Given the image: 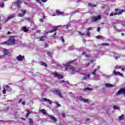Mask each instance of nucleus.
<instances>
[{
	"label": "nucleus",
	"mask_w": 125,
	"mask_h": 125,
	"mask_svg": "<svg viewBox=\"0 0 125 125\" xmlns=\"http://www.w3.org/2000/svg\"><path fill=\"white\" fill-rule=\"evenodd\" d=\"M63 66H66L65 70L69 71L70 74H75L77 73V72L79 71V70H78V69L75 68L70 65H65V64H63Z\"/></svg>",
	"instance_id": "nucleus-1"
},
{
	"label": "nucleus",
	"mask_w": 125,
	"mask_h": 125,
	"mask_svg": "<svg viewBox=\"0 0 125 125\" xmlns=\"http://www.w3.org/2000/svg\"><path fill=\"white\" fill-rule=\"evenodd\" d=\"M15 39H14V36L10 37L8 41L1 43L2 44H7L8 45L15 44Z\"/></svg>",
	"instance_id": "nucleus-2"
},
{
	"label": "nucleus",
	"mask_w": 125,
	"mask_h": 125,
	"mask_svg": "<svg viewBox=\"0 0 125 125\" xmlns=\"http://www.w3.org/2000/svg\"><path fill=\"white\" fill-rule=\"evenodd\" d=\"M100 19H101V15H99L98 17H93L92 21L96 22V21H98V20H100Z\"/></svg>",
	"instance_id": "nucleus-3"
},
{
	"label": "nucleus",
	"mask_w": 125,
	"mask_h": 125,
	"mask_svg": "<svg viewBox=\"0 0 125 125\" xmlns=\"http://www.w3.org/2000/svg\"><path fill=\"white\" fill-rule=\"evenodd\" d=\"M52 75H53V76H54V77H56L57 78H59L60 79V78L61 79H63V76H62V75L57 72H52Z\"/></svg>",
	"instance_id": "nucleus-4"
},
{
	"label": "nucleus",
	"mask_w": 125,
	"mask_h": 125,
	"mask_svg": "<svg viewBox=\"0 0 125 125\" xmlns=\"http://www.w3.org/2000/svg\"><path fill=\"white\" fill-rule=\"evenodd\" d=\"M54 93H55V94H57L58 95H59V96L61 98H62L63 97V96H62V94H61V93H60V91L56 90L54 91Z\"/></svg>",
	"instance_id": "nucleus-5"
},
{
	"label": "nucleus",
	"mask_w": 125,
	"mask_h": 125,
	"mask_svg": "<svg viewBox=\"0 0 125 125\" xmlns=\"http://www.w3.org/2000/svg\"><path fill=\"white\" fill-rule=\"evenodd\" d=\"M113 73L115 76H120L121 77H123V74L120 72H117V71L114 70L113 71Z\"/></svg>",
	"instance_id": "nucleus-6"
},
{
	"label": "nucleus",
	"mask_w": 125,
	"mask_h": 125,
	"mask_svg": "<svg viewBox=\"0 0 125 125\" xmlns=\"http://www.w3.org/2000/svg\"><path fill=\"white\" fill-rule=\"evenodd\" d=\"M125 66H122V65H116L115 66V69L117 70V69H122V71L125 70Z\"/></svg>",
	"instance_id": "nucleus-7"
},
{
	"label": "nucleus",
	"mask_w": 125,
	"mask_h": 125,
	"mask_svg": "<svg viewBox=\"0 0 125 125\" xmlns=\"http://www.w3.org/2000/svg\"><path fill=\"white\" fill-rule=\"evenodd\" d=\"M125 10H122V11H121L120 12H119V13H115L114 14L113 13H111L110 14V15L111 16H113V15H120V14H122V12H125Z\"/></svg>",
	"instance_id": "nucleus-8"
},
{
	"label": "nucleus",
	"mask_w": 125,
	"mask_h": 125,
	"mask_svg": "<svg viewBox=\"0 0 125 125\" xmlns=\"http://www.w3.org/2000/svg\"><path fill=\"white\" fill-rule=\"evenodd\" d=\"M25 57L24 56H22L21 55H19L17 57V59L18 61H22V60H23V59Z\"/></svg>",
	"instance_id": "nucleus-9"
},
{
	"label": "nucleus",
	"mask_w": 125,
	"mask_h": 125,
	"mask_svg": "<svg viewBox=\"0 0 125 125\" xmlns=\"http://www.w3.org/2000/svg\"><path fill=\"white\" fill-rule=\"evenodd\" d=\"M21 0H17L16 2V4L17 5V6H18V8H20V7L19 6V5H20V4H21Z\"/></svg>",
	"instance_id": "nucleus-10"
},
{
	"label": "nucleus",
	"mask_w": 125,
	"mask_h": 125,
	"mask_svg": "<svg viewBox=\"0 0 125 125\" xmlns=\"http://www.w3.org/2000/svg\"><path fill=\"white\" fill-rule=\"evenodd\" d=\"M83 75H84L83 80H88V79L90 78V74H89L88 75H85V74H83Z\"/></svg>",
	"instance_id": "nucleus-11"
},
{
	"label": "nucleus",
	"mask_w": 125,
	"mask_h": 125,
	"mask_svg": "<svg viewBox=\"0 0 125 125\" xmlns=\"http://www.w3.org/2000/svg\"><path fill=\"white\" fill-rule=\"evenodd\" d=\"M26 13V10L22 11V13H20L18 15L19 17H22L25 15V14Z\"/></svg>",
	"instance_id": "nucleus-12"
},
{
	"label": "nucleus",
	"mask_w": 125,
	"mask_h": 125,
	"mask_svg": "<svg viewBox=\"0 0 125 125\" xmlns=\"http://www.w3.org/2000/svg\"><path fill=\"white\" fill-rule=\"evenodd\" d=\"M15 17V14L11 15L9 16L6 20V21H8L10 19H12V18H14Z\"/></svg>",
	"instance_id": "nucleus-13"
},
{
	"label": "nucleus",
	"mask_w": 125,
	"mask_h": 125,
	"mask_svg": "<svg viewBox=\"0 0 125 125\" xmlns=\"http://www.w3.org/2000/svg\"><path fill=\"white\" fill-rule=\"evenodd\" d=\"M49 117L51 119H52L54 122H57V119L54 117L52 115H49Z\"/></svg>",
	"instance_id": "nucleus-14"
},
{
	"label": "nucleus",
	"mask_w": 125,
	"mask_h": 125,
	"mask_svg": "<svg viewBox=\"0 0 125 125\" xmlns=\"http://www.w3.org/2000/svg\"><path fill=\"white\" fill-rule=\"evenodd\" d=\"M105 85L106 87H113L114 86V85L110 83H105Z\"/></svg>",
	"instance_id": "nucleus-15"
},
{
	"label": "nucleus",
	"mask_w": 125,
	"mask_h": 125,
	"mask_svg": "<svg viewBox=\"0 0 125 125\" xmlns=\"http://www.w3.org/2000/svg\"><path fill=\"white\" fill-rule=\"evenodd\" d=\"M22 30L23 31H24L25 32H28V31H29V29L27 28V27H26V26H23L22 27Z\"/></svg>",
	"instance_id": "nucleus-16"
},
{
	"label": "nucleus",
	"mask_w": 125,
	"mask_h": 125,
	"mask_svg": "<svg viewBox=\"0 0 125 125\" xmlns=\"http://www.w3.org/2000/svg\"><path fill=\"white\" fill-rule=\"evenodd\" d=\"M81 100H82V101H83V102H85V103H88V100L85 99L83 98H81Z\"/></svg>",
	"instance_id": "nucleus-17"
},
{
	"label": "nucleus",
	"mask_w": 125,
	"mask_h": 125,
	"mask_svg": "<svg viewBox=\"0 0 125 125\" xmlns=\"http://www.w3.org/2000/svg\"><path fill=\"white\" fill-rule=\"evenodd\" d=\"M83 55H85V57H86L87 58H89V57H90V55H86V53H85V52H83Z\"/></svg>",
	"instance_id": "nucleus-18"
},
{
	"label": "nucleus",
	"mask_w": 125,
	"mask_h": 125,
	"mask_svg": "<svg viewBox=\"0 0 125 125\" xmlns=\"http://www.w3.org/2000/svg\"><path fill=\"white\" fill-rule=\"evenodd\" d=\"M58 27H59V26L54 27L53 30H51L49 32V33H53L54 31H56V30H57V28Z\"/></svg>",
	"instance_id": "nucleus-19"
},
{
	"label": "nucleus",
	"mask_w": 125,
	"mask_h": 125,
	"mask_svg": "<svg viewBox=\"0 0 125 125\" xmlns=\"http://www.w3.org/2000/svg\"><path fill=\"white\" fill-rule=\"evenodd\" d=\"M56 13L59 15L63 14L64 13V12H62L60 10H56Z\"/></svg>",
	"instance_id": "nucleus-20"
},
{
	"label": "nucleus",
	"mask_w": 125,
	"mask_h": 125,
	"mask_svg": "<svg viewBox=\"0 0 125 125\" xmlns=\"http://www.w3.org/2000/svg\"><path fill=\"white\" fill-rule=\"evenodd\" d=\"M89 6H90V7H95L96 6V5H94L91 3H88Z\"/></svg>",
	"instance_id": "nucleus-21"
},
{
	"label": "nucleus",
	"mask_w": 125,
	"mask_h": 125,
	"mask_svg": "<svg viewBox=\"0 0 125 125\" xmlns=\"http://www.w3.org/2000/svg\"><path fill=\"white\" fill-rule=\"evenodd\" d=\"M29 124H30V125H34V121H33V119H29Z\"/></svg>",
	"instance_id": "nucleus-22"
},
{
	"label": "nucleus",
	"mask_w": 125,
	"mask_h": 125,
	"mask_svg": "<svg viewBox=\"0 0 125 125\" xmlns=\"http://www.w3.org/2000/svg\"><path fill=\"white\" fill-rule=\"evenodd\" d=\"M42 113L45 115H46V111L44 109H42L41 110Z\"/></svg>",
	"instance_id": "nucleus-23"
},
{
	"label": "nucleus",
	"mask_w": 125,
	"mask_h": 125,
	"mask_svg": "<svg viewBox=\"0 0 125 125\" xmlns=\"http://www.w3.org/2000/svg\"><path fill=\"white\" fill-rule=\"evenodd\" d=\"M43 101L45 102H46L47 101H48L49 102H51V100H50L46 98H43Z\"/></svg>",
	"instance_id": "nucleus-24"
},
{
	"label": "nucleus",
	"mask_w": 125,
	"mask_h": 125,
	"mask_svg": "<svg viewBox=\"0 0 125 125\" xmlns=\"http://www.w3.org/2000/svg\"><path fill=\"white\" fill-rule=\"evenodd\" d=\"M46 38V37H45V36H42L41 38H40V41H41V42H42V41H44V38Z\"/></svg>",
	"instance_id": "nucleus-25"
},
{
	"label": "nucleus",
	"mask_w": 125,
	"mask_h": 125,
	"mask_svg": "<svg viewBox=\"0 0 125 125\" xmlns=\"http://www.w3.org/2000/svg\"><path fill=\"white\" fill-rule=\"evenodd\" d=\"M113 108L114 110H120V107H119L118 106H117L116 105H114L113 106Z\"/></svg>",
	"instance_id": "nucleus-26"
},
{
	"label": "nucleus",
	"mask_w": 125,
	"mask_h": 125,
	"mask_svg": "<svg viewBox=\"0 0 125 125\" xmlns=\"http://www.w3.org/2000/svg\"><path fill=\"white\" fill-rule=\"evenodd\" d=\"M3 52L4 53V54H8V51H7V50L6 49H4L3 50Z\"/></svg>",
	"instance_id": "nucleus-27"
},
{
	"label": "nucleus",
	"mask_w": 125,
	"mask_h": 125,
	"mask_svg": "<svg viewBox=\"0 0 125 125\" xmlns=\"http://www.w3.org/2000/svg\"><path fill=\"white\" fill-rule=\"evenodd\" d=\"M41 64L42 65V66H44V67H47V64H46L45 62H42Z\"/></svg>",
	"instance_id": "nucleus-28"
},
{
	"label": "nucleus",
	"mask_w": 125,
	"mask_h": 125,
	"mask_svg": "<svg viewBox=\"0 0 125 125\" xmlns=\"http://www.w3.org/2000/svg\"><path fill=\"white\" fill-rule=\"evenodd\" d=\"M97 71V69H95V70L92 72V75H95V74H96Z\"/></svg>",
	"instance_id": "nucleus-29"
},
{
	"label": "nucleus",
	"mask_w": 125,
	"mask_h": 125,
	"mask_svg": "<svg viewBox=\"0 0 125 125\" xmlns=\"http://www.w3.org/2000/svg\"><path fill=\"white\" fill-rule=\"evenodd\" d=\"M79 34L80 35V36H84L85 35V33H82L81 32H79Z\"/></svg>",
	"instance_id": "nucleus-30"
},
{
	"label": "nucleus",
	"mask_w": 125,
	"mask_h": 125,
	"mask_svg": "<svg viewBox=\"0 0 125 125\" xmlns=\"http://www.w3.org/2000/svg\"><path fill=\"white\" fill-rule=\"evenodd\" d=\"M4 7V3H2L0 4V7H1L2 8Z\"/></svg>",
	"instance_id": "nucleus-31"
},
{
	"label": "nucleus",
	"mask_w": 125,
	"mask_h": 125,
	"mask_svg": "<svg viewBox=\"0 0 125 125\" xmlns=\"http://www.w3.org/2000/svg\"><path fill=\"white\" fill-rule=\"evenodd\" d=\"M102 37V36L98 35L96 37V38L98 39V40H100V39H101Z\"/></svg>",
	"instance_id": "nucleus-32"
},
{
	"label": "nucleus",
	"mask_w": 125,
	"mask_h": 125,
	"mask_svg": "<svg viewBox=\"0 0 125 125\" xmlns=\"http://www.w3.org/2000/svg\"><path fill=\"white\" fill-rule=\"evenodd\" d=\"M30 114H31V111L27 110V113L26 114V117H28L29 116V115H30Z\"/></svg>",
	"instance_id": "nucleus-33"
},
{
	"label": "nucleus",
	"mask_w": 125,
	"mask_h": 125,
	"mask_svg": "<svg viewBox=\"0 0 125 125\" xmlns=\"http://www.w3.org/2000/svg\"><path fill=\"white\" fill-rule=\"evenodd\" d=\"M2 93H3V94H5L6 93V90H5V89H4L3 90Z\"/></svg>",
	"instance_id": "nucleus-34"
},
{
	"label": "nucleus",
	"mask_w": 125,
	"mask_h": 125,
	"mask_svg": "<svg viewBox=\"0 0 125 125\" xmlns=\"http://www.w3.org/2000/svg\"><path fill=\"white\" fill-rule=\"evenodd\" d=\"M124 118V116L122 115L119 117V120H123Z\"/></svg>",
	"instance_id": "nucleus-35"
},
{
	"label": "nucleus",
	"mask_w": 125,
	"mask_h": 125,
	"mask_svg": "<svg viewBox=\"0 0 125 125\" xmlns=\"http://www.w3.org/2000/svg\"><path fill=\"white\" fill-rule=\"evenodd\" d=\"M56 104L57 107H61V104H58V103H56Z\"/></svg>",
	"instance_id": "nucleus-36"
},
{
	"label": "nucleus",
	"mask_w": 125,
	"mask_h": 125,
	"mask_svg": "<svg viewBox=\"0 0 125 125\" xmlns=\"http://www.w3.org/2000/svg\"><path fill=\"white\" fill-rule=\"evenodd\" d=\"M61 40H62V42H65V41L64 40V38H63V37H61Z\"/></svg>",
	"instance_id": "nucleus-37"
},
{
	"label": "nucleus",
	"mask_w": 125,
	"mask_h": 125,
	"mask_svg": "<svg viewBox=\"0 0 125 125\" xmlns=\"http://www.w3.org/2000/svg\"><path fill=\"white\" fill-rule=\"evenodd\" d=\"M85 90H92V89L89 88H86L85 89Z\"/></svg>",
	"instance_id": "nucleus-38"
},
{
	"label": "nucleus",
	"mask_w": 125,
	"mask_h": 125,
	"mask_svg": "<svg viewBox=\"0 0 125 125\" xmlns=\"http://www.w3.org/2000/svg\"><path fill=\"white\" fill-rule=\"evenodd\" d=\"M69 27H71V25H70V24L67 25H66V29H68Z\"/></svg>",
	"instance_id": "nucleus-39"
},
{
	"label": "nucleus",
	"mask_w": 125,
	"mask_h": 125,
	"mask_svg": "<svg viewBox=\"0 0 125 125\" xmlns=\"http://www.w3.org/2000/svg\"><path fill=\"white\" fill-rule=\"evenodd\" d=\"M47 55H48V56H51V54L50 53V52H48L47 53Z\"/></svg>",
	"instance_id": "nucleus-40"
},
{
	"label": "nucleus",
	"mask_w": 125,
	"mask_h": 125,
	"mask_svg": "<svg viewBox=\"0 0 125 125\" xmlns=\"http://www.w3.org/2000/svg\"><path fill=\"white\" fill-rule=\"evenodd\" d=\"M62 116L63 118H65V113H62Z\"/></svg>",
	"instance_id": "nucleus-41"
},
{
	"label": "nucleus",
	"mask_w": 125,
	"mask_h": 125,
	"mask_svg": "<svg viewBox=\"0 0 125 125\" xmlns=\"http://www.w3.org/2000/svg\"><path fill=\"white\" fill-rule=\"evenodd\" d=\"M102 45H108V43H102Z\"/></svg>",
	"instance_id": "nucleus-42"
},
{
	"label": "nucleus",
	"mask_w": 125,
	"mask_h": 125,
	"mask_svg": "<svg viewBox=\"0 0 125 125\" xmlns=\"http://www.w3.org/2000/svg\"><path fill=\"white\" fill-rule=\"evenodd\" d=\"M86 35H87V36H89V35H90V32H89V31H87V33H86Z\"/></svg>",
	"instance_id": "nucleus-43"
},
{
	"label": "nucleus",
	"mask_w": 125,
	"mask_h": 125,
	"mask_svg": "<svg viewBox=\"0 0 125 125\" xmlns=\"http://www.w3.org/2000/svg\"><path fill=\"white\" fill-rule=\"evenodd\" d=\"M42 2H46L47 1V0H42Z\"/></svg>",
	"instance_id": "nucleus-44"
},
{
	"label": "nucleus",
	"mask_w": 125,
	"mask_h": 125,
	"mask_svg": "<svg viewBox=\"0 0 125 125\" xmlns=\"http://www.w3.org/2000/svg\"><path fill=\"white\" fill-rule=\"evenodd\" d=\"M40 22H43V20L42 19H40Z\"/></svg>",
	"instance_id": "nucleus-45"
},
{
	"label": "nucleus",
	"mask_w": 125,
	"mask_h": 125,
	"mask_svg": "<svg viewBox=\"0 0 125 125\" xmlns=\"http://www.w3.org/2000/svg\"><path fill=\"white\" fill-rule=\"evenodd\" d=\"M90 30H91V27H89L88 28H87V31L89 32V31H90Z\"/></svg>",
	"instance_id": "nucleus-46"
},
{
	"label": "nucleus",
	"mask_w": 125,
	"mask_h": 125,
	"mask_svg": "<svg viewBox=\"0 0 125 125\" xmlns=\"http://www.w3.org/2000/svg\"><path fill=\"white\" fill-rule=\"evenodd\" d=\"M6 88H10V86H8V85H6Z\"/></svg>",
	"instance_id": "nucleus-47"
},
{
	"label": "nucleus",
	"mask_w": 125,
	"mask_h": 125,
	"mask_svg": "<svg viewBox=\"0 0 125 125\" xmlns=\"http://www.w3.org/2000/svg\"><path fill=\"white\" fill-rule=\"evenodd\" d=\"M97 31H98V32H100V27H98L97 28Z\"/></svg>",
	"instance_id": "nucleus-48"
},
{
	"label": "nucleus",
	"mask_w": 125,
	"mask_h": 125,
	"mask_svg": "<svg viewBox=\"0 0 125 125\" xmlns=\"http://www.w3.org/2000/svg\"><path fill=\"white\" fill-rule=\"evenodd\" d=\"M25 102H22V103H21V104H22V105H25Z\"/></svg>",
	"instance_id": "nucleus-49"
},
{
	"label": "nucleus",
	"mask_w": 125,
	"mask_h": 125,
	"mask_svg": "<svg viewBox=\"0 0 125 125\" xmlns=\"http://www.w3.org/2000/svg\"><path fill=\"white\" fill-rule=\"evenodd\" d=\"M48 46V44H45V47H47Z\"/></svg>",
	"instance_id": "nucleus-50"
},
{
	"label": "nucleus",
	"mask_w": 125,
	"mask_h": 125,
	"mask_svg": "<svg viewBox=\"0 0 125 125\" xmlns=\"http://www.w3.org/2000/svg\"><path fill=\"white\" fill-rule=\"evenodd\" d=\"M3 56H4V55L0 56V59H1V58H2Z\"/></svg>",
	"instance_id": "nucleus-51"
},
{
	"label": "nucleus",
	"mask_w": 125,
	"mask_h": 125,
	"mask_svg": "<svg viewBox=\"0 0 125 125\" xmlns=\"http://www.w3.org/2000/svg\"><path fill=\"white\" fill-rule=\"evenodd\" d=\"M10 34H11V32H10V31H8V33H7V34L9 35Z\"/></svg>",
	"instance_id": "nucleus-52"
},
{
	"label": "nucleus",
	"mask_w": 125,
	"mask_h": 125,
	"mask_svg": "<svg viewBox=\"0 0 125 125\" xmlns=\"http://www.w3.org/2000/svg\"><path fill=\"white\" fill-rule=\"evenodd\" d=\"M38 1V2H39L40 3H41V1L40 0H36Z\"/></svg>",
	"instance_id": "nucleus-53"
},
{
	"label": "nucleus",
	"mask_w": 125,
	"mask_h": 125,
	"mask_svg": "<svg viewBox=\"0 0 125 125\" xmlns=\"http://www.w3.org/2000/svg\"><path fill=\"white\" fill-rule=\"evenodd\" d=\"M22 102V100H20L19 103H21Z\"/></svg>",
	"instance_id": "nucleus-54"
},
{
	"label": "nucleus",
	"mask_w": 125,
	"mask_h": 125,
	"mask_svg": "<svg viewBox=\"0 0 125 125\" xmlns=\"http://www.w3.org/2000/svg\"><path fill=\"white\" fill-rule=\"evenodd\" d=\"M37 33H41V30H38L37 31Z\"/></svg>",
	"instance_id": "nucleus-55"
},
{
	"label": "nucleus",
	"mask_w": 125,
	"mask_h": 125,
	"mask_svg": "<svg viewBox=\"0 0 125 125\" xmlns=\"http://www.w3.org/2000/svg\"><path fill=\"white\" fill-rule=\"evenodd\" d=\"M89 121V119H88H88H86V121Z\"/></svg>",
	"instance_id": "nucleus-56"
},
{
	"label": "nucleus",
	"mask_w": 125,
	"mask_h": 125,
	"mask_svg": "<svg viewBox=\"0 0 125 125\" xmlns=\"http://www.w3.org/2000/svg\"><path fill=\"white\" fill-rule=\"evenodd\" d=\"M115 59H118V58H119V57H115Z\"/></svg>",
	"instance_id": "nucleus-57"
},
{
	"label": "nucleus",
	"mask_w": 125,
	"mask_h": 125,
	"mask_svg": "<svg viewBox=\"0 0 125 125\" xmlns=\"http://www.w3.org/2000/svg\"><path fill=\"white\" fill-rule=\"evenodd\" d=\"M49 104H50V105H52V102H50Z\"/></svg>",
	"instance_id": "nucleus-58"
},
{
	"label": "nucleus",
	"mask_w": 125,
	"mask_h": 125,
	"mask_svg": "<svg viewBox=\"0 0 125 125\" xmlns=\"http://www.w3.org/2000/svg\"><path fill=\"white\" fill-rule=\"evenodd\" d=\"M65 81H64L63 80V81H61V83H64Z\"/></svg>",
	"instance_id": "nucleus-59"
},
{
	"label": "nucleus",
	"mask_w": 125,
	"mask_h": 125,
	"mask_svg": "<svg viewBox=\"0 0 125 125\" xmlns=\"http://www.w3.org/2000/svg\"><path fill=\"white\" fill-rule=\"evenodd\" d=\"M124 35H125V34H124V33H122V36H124Z\"/></svg>",
	"instance_id": "nucleus-60"
},
{
	"label": "nucleus",
	"mask_w": 125,
	"mask_h": 125,
	"mask_svg": "<svg viewBox=\"0 0 125 125\" xmlns=\"http://www.w3.org/2000/svg\"><path fill=\"white\" fill-rule=\"evenodd\" d=\"M55 15H56L55 14H54V13L53 14V16H55Z\"/></svg>",
	"instance_id": "nucleus-61"
},
{
	"label": "nucleus",
	"mask_w": 125,
	"mask_h": 125,
	"mask_svg": "<svg viewBox=\"0 0 125 125\" xmlns=\"http://www.w3.org/2000/svg\"><path fill=\"white\" fill-rule=\"evenodd\" d=\"M115 10L116 11H118V9H115Z\"/></svg>",
	"instance_id": "nucleus-62"
},
{
	"label": "nucleus",
	"mask_w": 125,
	"mask_h": 125,
	"mask_svg": "<svg viewBox=\"0 0 125 125\" xmlns=\"http://www.w3.org/2000/svg\"><path fill=\"white\" fill-rule=\"evenodd\" d=\"M0 30H1V26H0Z\"/></svg>",
	"instance_id": "nucleus-63"
},
{
	"label": "nucleus",
	"mask_w": 125,
	"mask_h": 125,
	"mask_svg": "<svg viewBox=\"0 0 125 125\" xmlns=\"http://www.w3.org/2000/svg\"><path fill=\"white\" fill-rule=\"evenodd\" d=\"M56 35V33H55L54 34V36H55Z\"/></svg>",
	"instance_id": "nucleus-64"
}]
</instances>
